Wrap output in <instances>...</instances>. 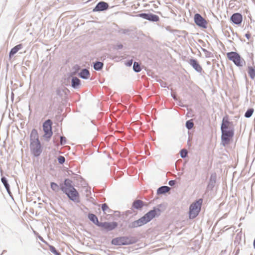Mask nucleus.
I'll list each match as a JSON object with an SVG mask.
<instances>
[{
	"mask_svg": "<svg viewBox=\"0 0 255 255\" xmlns=\"http://www.w3.org/2000/svg\"><path fill=\"white\" fill-rule=\"evenodd\" d=\"M222 132L221 140L224 146L230 143L231 139L234 135V128L232 122L228 121V118L224 117L221 126Z\"/></svg>",
	"mask_w": 255,
	"mask_h": 255,
	"instance_id": "obj_1",
	"label": "nucleus"
},
{
	"mask_svg": "<svg viewBox=\"0 0 255 255\" xmlns=\"http://www.w3.org/2000/svg\"><path fill=\"white\" fill-rule=\"evenodd\" d=\"M30 148L31 153L34 156H38L42 152V149L40 142L38 139V133L35 129H33L30 136Z\"/></svg>",
	"mask_w": 255,
	"mask_h": 255,
	"instance_id": "obj_2",
	"label": "nucleus"
},
{
	"mask_svg": "<svg viewBox=\"0 0 255 255\" xmlns=\"http://www.w3.org/2000/svg\"><path fill=\"white\" fill-rule=\"evenodd\" d=\"M163 206L162 204H159L157 207H153V209L146 213L141 217L145 224L150 222L154 218L159 217L161 213L160 208Z\"/></svg>",
	"mask_w": 255,
	"mask_h": 255,
	"instance_id": "obj_3",
	"label": "nucleus"
},
{
	"mask_svg": "<svg viewBox=\"0 0 255 255\" xmlns=\"http://www.w3.org/2000/svg\"><path fill=\"white\" fill-rule=\"evenodd\" d=\"M137 240L135 237L131 236H123L113 239L112 244L116 246L129 245L134 244Z\"/></svg>",
	"mask_w": 255,
	"mask_h": 255,
	"instance_id": "obj_4",
	"label": "nucleus"
},
{
	"mask_svg": "<svg viewBox=\"0 0 255 255\" xmlns=\"http://www.w3.org/2000/svg\"><path fill=\"white\" fill-rule=\"evenodd\" d=\"M202 203V200L200 199L190 205L189 208L190 219H194L198 215L201 210Z\"/></svg>",
	"mask_w": 255,
	"mask_h": 255,
	"instance_id": "obj_5",
	"label": "nucleus"
},
{
	"mask_svg": "<svg viewBox=\"0 0 255 255\" xmlns=\"http://www.w3.org/2000/svg\"><path fill=\"white\" fill-rule=\"evenodd\" d=\"M228 59L232 61L238 67H242L245 63V60L236 52H231L227 53Z\"/></svg>",
	"mask_w": 255,
	"mask_h": 255,
	"instance_id": "obj_6",
	"label": "nucleus"
},
{
	"mask_svg": "<svg viewBox=\"0 0 255 255\" xmlns=\"http://www.w3.org/2000/svg\"><path fill=\"white\" fill-rule=\"evenodd\" d=\"M52 122L50 120H46L43 124V129L44 132L43 137L48 140L52 135L51 129Z\"/></svg>",
	"mask_w": 255,
	"mask_h": 255,
	"instance_id": "obj_7",
	"label": "nucleus"
},
{
	"mask_svg": "<svg viewBox=\"0 0 255 255\" xmlns=\"http://www.w3.org/2000/svg\"><path fill=\"white\" fill-rule=\"evenodd\" d=\"M63 192L66 194L70 200L73 201H76L79 196V193L75 188H72L70 190L63 188Z\"/></svg>",
	"mask_w": 255,
	"mask_h": 255,
	"instance_id": "obj_8",
	"label": "nucleus"
},
{
	"mask_svg": "<svg viewBox=\"0 0 255 255\" xmlns=\"http://www.w3.org/2000/svg\"><path fill=\"white\" fill-rule=\"evenodd\" d=\"M118 226V224L115 222H101L99 225H98V227H101L107 231H112L114 229H115Z\"/></svg>",
	"mask_w": 255,
	"mask_h": 255,
	"instance_id": "obj_9",
	"label": "nucleus"
},
{
	"mask_svg": "<svg viewBox=\"0 0 255 255\" xmlns=\"http://www.w3.org/2000/svg\"><path fill=\"white\" fill-rule=\"evenodd\" d=\"M194 21L198 26L201 27H207V22L206 20L199 13L195 14L194 16Z\"/></svg>",
	"mask_w": 255,
	"mask_h": 255,
	"instance_id": "obj_10",
	"label": "nucleus"
},
{
	"mask_svg": "<svg viewBox=\"0 0 255 255\" xmlns=\"http://www.w3.org/2000/svg\"><path fill=\"white\" fill-rule=\"evenodd\" d=\"M139 16L145 19L153 22L158 21L159 19V18L157 15L152 13H142L139 14Z\"/></svg>",
	"mask_w": 255,
	"mask_h": 255,
	"instance_id": "obj_11",
	"label": "nucleus"
},
{
	"mask_svg": "<svg viewBox=\"0 0 255 255\" xmlns=\"http://www.w3.org/2000/svg\"><path fill=\"white\" fill-rule=\"evenodd\" d=\"M108 4L104 1H100L97 3L95 7L93 9V11H101L106 10L108 8Z\"/></svg>",
	"mask_w": 255,
	"mask_h": 255,
	"instance_id": "obj_12",
	"label": "nucleus"
},
{
	"mask_svg": "<svg viewBox=\"0 0 255 255\" xmlns=\"http://www.w3.org/2000/svg\"><path fill=\"white\" fill-rule=\"evenodd\" d=\"M242 15L239 13H234L231 17L232 21L237 25H239L242 23Z\"/></svg>",
	"mask_w": 255,
	"mask_h": 255,
	"instance_id": "obj_13",
	"label": "nucleus"
},
{
	"mask_svg": "<svg viewBox=\"0 0 255 255\" xmlns=\"http://www.w3.org/2000/svg\"><path fill=\"white\" fill-rule=\"evenodd\" d=\"M217 175L215 173H212L210 176L209 182L207 186L208 190H212L215 187L216 182Z\"/></svg>",
	"mask_w": 255,
	"mask_h": 255,
	"instance_id": "obj_14",
	"label": "nucleus"
},
{
	"mask_svg": "<svg viewBox=\"0 0 255 255\" xmlns=\"http://www.w3.org/2000/svg\"><path fill=\"white\" fill-rule=\"evenodd\" d=\"M189 63L192 67L198 72H201L202 68L198 61L196 59H191L189 60Z\"/></svg>",
	"mask_w": 255,
	"mask_h": 255,
	"instance_id": "obj_15",
	"label": "nucleus"
},
{
	"mask_svg": "<svg viewBox=\"0 0 255 255\" xmlns=\"http://www.w3.org/2000/svg\"><path fill=\"white\" fill-rule=\"evenodd\" d=\"M145 223L142 220V218H140L139 219L136 220L134 222H132L129 224L128 225V228H135L138 227H140L143 225H144Z\"/></svg>",
	"mask_w": 255,
	"mask_h": 255,
	"instance_id": "obj_16",
	"label": "nucleus"
},
{
	"mask_svg": "<svg viewBox=\"0 0 255 255\" xmlns=\"http://www.w3.org/2000/svg\"><path fill=\"white\" fill-rule=\"evenodd\" d=\"M72 188H74L72 185V181L70 179H66L65 180L64 184L61 185L60 189L63 191V188L70 190Z\"/></svg>",
	"mask_w": 255,
	"mask_h": 255,
	"instance_id": "obj_17",
	"label": "nucleus"
},
{
	"mask_svg": "<svg viewBox=\"0 0 255 255\" xmlns=\"http://www.w3.org/2000/svg\"><path fill=\"white\" fill-rule=\"evenodd\" d=\"M143 205L144 202L142 201L136 200L133 202L132 207L135 209L140 210L143 207Z\"/></svg>",
	"mask_w": 255,
	"mask_h": 255,
	"instance_id": "obj_18",
	"label": "nucleus"
},
{
	"mask_svg": "<svg viewBox=\"0 0 255 255\" xmlns=\"http://www.w3.org/2000/svg\"><path fill=\"white\" fill-rule=\"evenodd\" d=\"M79 76L84 79H87L90 76L89 71L87 69H83L79 74Z\"/></svg>",
	"mask_w": 255,
	"mask_h": 255,
	"instance_id": "obj_19",
	"label": "nucleus"
},
{
	"mask_svg": "<svg viewBox=\"0 0 255 255\" xmlns=\"http://www.w3.org/2000/svg\"><path fill=\"white\" fill-rule=\"evenodd\" d=\"M88 219L91 222H92L94 224H95L97 226H98V225H99V224L101 223V222H99L98 218L94 214L89 213L88 215Z\"/></svg>",
	"mask_w": 255,
	"mask_h": 255,
	"instance_id": "obj_20",
	"label": "nucleus"
},
{
	"mask_svg": "<svg viewBox=\"0 0 255 255\" xmlns=\"http://www.w3.org/2000/svg\"><path fill=\"white\" fill-rule=\"evenodd\" d=\"M22 48V45L21 44H18L12 48L9 52V57L11 58V56L16 53L17 51L21 49Z\"/></svg>",
	"mask_w": 255,
	"mask_h": 255,
	"instance_id": "obj_21",
	"label": "nucleus"
},
{
	"mask_svg": "<svg viewBox=\"0 0 255 255\" xmlns=\"http://www.w3.org/2000/svg\"><path fill=\"white\" fill-rule=\"evenodd\" d=\"M170 190V188L167 186H162L159 187L157 190V194H163L168 192Z\"/></svg>",
	"mask_w": 255,
	"mask_h": 255,
	"instance_id": "obj_22",
	"label": "nucleus"
},
{
	"mask_svg": "<svg viewBox=\"0 0 255 255\" xmlns=\"http://www.w3.org/2000/svg\"><path fill=\"white\" fill-rule=\"evenodd\" d=\"M71 86L73 88L76 89L78 87L80 84V80L78 78L76 77H73L71 80Z\"/></svg>",
	"mask_w": 255,
	"mask_h": 255,
	"instance_id": "obj_23",
	"label": "nucleus"
},
{
	"mask_svg": "<svg viewBox=\"0 0 255 255\" xmlns=\"http://www.w3.org/2000/svg\"><path fill=\"white\" fill-rule=\"evenodd\" d=\"M248 74L252 79L255 78V67L252 66L248 67Z\"/></svg>",
	"mask_w": 255,
	"mask_h": 255,
	"instance_id": "obj_24",
	"label": "nucleus"
},
{
	"mask_svg": "<svg viewBox=\"0 0 255 255\" xmlns=\"http://www.w3.org/2000/svg\"><path fill=\"white\" fill-rule=\"evenodd\" d=\"M103 63L102 62L97 61L94 64V68L97 71H99L103 68Z\"/></svg>",
	"mask_w": 255,
	"mask_h": 255,
	"instance_id": "obj_25",
	"label": "nucleus"
},
{
	"mask_svg": "<svg viewBox=\"0 0 255 255\" xmlns=\"http://www.w3.org/2000/svg\"><path fill=\"white\" fill-rule=\"evenodd\" d=\"M50 186L51 189L55 192H58L60 190L59 186L55 182H51Z\"/></svg>",
	"mask_w": 255,
	"mask_h": 255,
	"instance_id": "obj_26",
	"label": "nucleus"
},
{
	"mask_svg": "<svg viewBox=\"0 0 255 255\" xmlns=\"http://www.w3.org/2000/svg\"><path fill=\"white\" fill-rule=\"evenodd\" d=\"M133 69L135 72H140L141 68L139 64L136 62H134L133 65Z\"/></svg>",
	"mask_w": 255,
	"mask_h": 255,
	"instance_id": "obj_27",
	"label": "nucleus"
},
{
	"mask_svg": "<svg viewBox=\"0 0 255 255\" xmlns=\"http://www.w3.org/2000/svg\"><path fill=\"white\" fill-rule=\"evenodd\" d=\"M254 110L253 108L249 109L247 111V112L245 113V117L247 118H250L252 116V115L254 113Z\"/></svg>",
	"mask_w": 255,
	"mask_h": 255,
	"instance_id": "obj_28",
	"label": "nucleus"
},
{
	"mask_svg": "<svg viewBox=\"0 0 255 255\" xmlns=\"http://www.w3.org/2000/svg\"><path fill=\"white\" fill-rule=\"evenodd\" d=\"M1 182L3 183L6 189H9V185L8 183L6 178L4 177H2L1 178Z\"/></svg>",
	"mask_w": 255,
	"mask_h": 255,
	"instance_id": "obj_29",
	"label": "nucleus"
},
{
	"mask_svg": "<svg viewBox=\"0 0 255 255\" xmlns=\"http://www.w3.org/2000/svg\"><path fill=\"white\" fill-rule=\"evenodd\" d=\"M194 126V123L192 120H188L186 122V127L188 129H191Z\"/></svg>",
	"mask_w": 255,
	"mask_h": 255,
	"instance_id": "obj_30",
	"label": "nucleus"
},
{
	"mask_svg": "<svg viewBox=\"0 0 255 255\" xmlns=\"http://www.w3.org/2000/svg\"><path fill=\"white\" fill-rule=\"evenodd\" d=\"M49 249L50 252L55 255H60V254L56 250L55 248L53 246H50L49 247Z\"/></svg>",
	"mask_w": 255,
	"mask_h": 255,
	"instance_id": "obj_31",
	"label": "nucleus"
},
{
	"mask_svg": "<svg viewBox=\"0 0 255 255\" xmlns=\"http://www.w3.org/2000/svg\"><path fill=\"white\" fill-rule=\"evenodd\" d=\"M202 51L204 52L206 57L209 58V57H211L212 56V53L209 52V51H208L206 49L203 48L202 49Z\"/></svg>",
	"mask_w": 255,
	"mask_h": 255,
	"instance_id": "obj_32",
	"label": "nucleus"
},
{
	"mask_svg": "<svg viewBox=\"0 0 255 255\" xmlns=\"http://www.w3.org/2000/svg\"><path fill=\"white\" fill-rule=\"evenodd\" d=\"M187 151L186 149H182L180 151V156L182 158H185L187 154Z\"/></svg>",
	"mask_w": 255,
	"mask_h": 255,
	"instance_id": "obj_33",
	"label": "nucleus"
},
{
	"mask_svg": "<svg viewBox=\"0 0 255 255\" xmlns=\"http://www.w3.org/2000/svg\"><path fill=\"white\" fill-rule=\"evenodd\" d=\"M58 161L60 164H63L65 161V158L63 156H59L58 157Z\"/></svg>",
	"mask_w": 255,
	"mask_h": 255,
	"instance_id": "obj_34",
	"label": "nucleus"
},
{
	"mask_svg": "<svg viewBox=\"0 0 255 255\" xmlns=\"http://www.w3.org/2000/svg\"><path fill=\"white\" fill-rule=\"evenodd\" d=\"M60 144L61 145H64L66 143V138L65 137L61 136L60 137Z\"/></svg>",
	"mask_w": 255,
	"mask_h": 255,
	"instance_id": "obj_35",
	"label": "nucleus"
},
{
	"mask_svg": "<svg viewBox=\"0 0 255 255\" xmlns=\"http://www.w3.org/2000/svg\"><path fill=\"white\" fill-rule=\"evenodd\" d=\"M108 209L109 207L106 203L103 204L102 205V209L104 212H105Z\"/></svg>",
	"mask_w": 255,
	"mask_h": 255,
	"instance_id": "obj_36",
	"label": "nucleus"
},
{
	"mask_svg": "<svg viewBox=\"0 0 255 255\" xmlns=\"http://www.w3.org/2000/svg\"><path fill=\"white\" fill-rule=\"evenodd\" d=\"M176 181L175 180H170L168 182V184L171 186H174L175 184Z\"/></svg>",
	"mask_w": 255,
	"mask_h": 255,
	"instance_id": "obj_37",
	"label": "nucleus"
},
{
	"mask_svg": "<svg viewBox=\"0 0 255 255\" xmlns=\"http://www.w3.org/2000/svg\"><path fill=\"white\" fill-rule=\"evenodd\" d=\"M123 47V45L122 44H118L117 45V49H120Z\"/></svg>",
	"mask_w": 255,
	"mask_h": 255,
	"instance_id": "obj_38",
	"label": "nucleus"
},
{
	"mask_svg": "<svg viewBox=\"0 0 255 255\" xmlns=\"http://www.w3.org/2000/svg\"><path fill=\"white\" fill-rule=\"evenodd\" d=\"M132 64V60H131L130 61H128L127 63V65L128 66H130Z\"/></svg>",
	"mask_w": 255,
	"mask_h": 255,
	"instance_id": "obj_39",
	"label": "nucleus"
},
{
	"mask_svg": "<svg viewBox=\"0 0 255 255\" xmlns=\"http://www.w3.org/2000/svg\"><path fill=\"white\" fill-rule=\"evenodd\" d=\"M245 36L248 39H249L251 37V34L249 33H247L245 35Z\"/></svg>",
	"mask_w": 255,
	"mask_h": 255,
	"instance_id": "obj_40",
	"label": "nucleus"
},
{
	"mask_svg": "<svg viewBox=\"0 0 255 255\" xmlns=\"http://www.w3.org/2000/svg\"><path fill=\"white\" fill-rule=\"evenodd\" d=\"M6 191H7V193H8V194H9L10 196H11V192H10V187H9V189H8H8H6Z\"/></svg>",
	"mask_w": 255,
	"mask_h": 255,
	"instance_id": "obj_41",
	"label": "nucleus"
},
{
	"mask_svg": "<svg viewBox=\"0 0 255 255\" xmlns=\"http://www.w3.org/2000/svg\"><path fill=\"white\" fill-rule=\"evenodd\" d=\"M74 68H75L76 70H77V69H79V67H78V66L76 65V66H74Z\"/></svg>",
	"mask_w": 255,
	"mask_h": 255,
	"instance_id": "obj_42",
	"label": "nucleus"
},
{
	"mask_svg": "<svg viewBox=\"0 0 255 255\" xmlns=\"http://www.w3.org/2000/svg\"><path fill=\"white\" fill-rule=\"evenodd\" d=\"M239 249H238V250L237 251V252H236V253L235 255H237L239 254Z\"/></svg>",
	"mask_w": 255,
	"mask_h": 255,
	"instance_id": "obj_43",
	"label": "nucleus"
}]
</instances>
